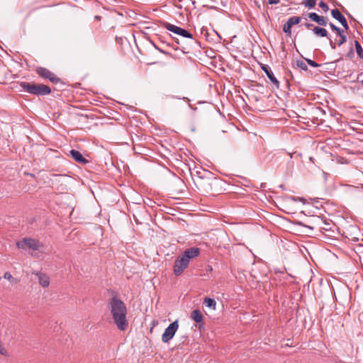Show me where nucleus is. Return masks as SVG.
<instances>
[{
    "instance_id": "obj_14",
    "label": "nucleus",
    "mask_w": 363,
    "mask_h": 363,
    "mask_svg": "<svg viewBox=\"0 0 363 363\" xmlns=\"http://www.w3.org/2000/svg\"><path fill=\"white\" fill-rule=\"evenodd\" d=\"M313 32L316 35L320 37H328V33L326 29L318 26H315L313 29Z\"/></svg>"
},
{
    "instance_id": "obj_17",
    "label": "nucleus",
    "mask_w": 363,
    "mask_h": 363,
    "mask_svg": "<svg viewBox=\"0 0 363 363\" xmlns=\"http://www.w3.org/2000/svg\"><path fill=\"white\" fill-rule=\"evenodd\" d=\"M354 45L357 55L362 60H363V49L360 43L357 40H354Z\"/></svg>"
},
{
    "instance_id": "obj_27",
    "label": "nucleus",
    "mask_w": 363,
    "mask_h": 363,
    "mask_svg": "<svg viewBox=\"0 0 363 363\" xmlns=\"http://www.w3.org/2000/svg\"><path fill=\"white\" fill-rule=\"evenodd\" d=\"M306 61L310 66H311L313 67H318L320 66L319 64H318L317 62H315V61H313L311 59H306Z\"/></svg>"
},
{
    "instance_id": "obj_7",
    "label": "nucleus",
    "mask_w": 363,
    "mask_h": 363,
    "mask_svg": "<svg viewBox=\"0 0 363 363\" xmlns=\"http://www.w3.org/2000/svg\"><path fill=\"white\" fill-rule=\"evenodd\" d=\"M178 328V320H175L170 323L169 326L164 330V332L162 335V342L164 343H167L170 340H172L174 337Z\"/></svg>"
},
{
    "instance_id": "obj_3",
    "label": "nucleus",
    "mask_w": 363,
    "mask_h": 363,
    "mask_svg": "<svg viewBox=\"0 0 363 363\" xmlns=\"http://www.w3.org/2000/svg\"><path fill=\"white\" fill-rule=\"evenodd\" d=\"M19 86L22 90L35 96H45L51 93V89L43 84H31L26 82H21Z\"/></svg>"
},
{
    "instance_id": "obj_12",
    "label": "nucleus",
    "mask_w": 363,
    "mask_h": 363,
    "mask_svg": "<svg viewBox=\"0 0 363 363\" xmlns=\"http://www.w3.org/2000/svg\"><path fill=\"white\" fill-rule=\"evenodd\" d=\"M310 19L315 22L320 26H325L327 25V21L323 16L318 15L316 13L312 12L306 14Z\"/></svg>"
},
{
    "instance_id": "obj_21",
    "label": "nucleus",
    "mask_w": 363,
    "mask_h": 363,
    "mask_svg": "<svg viewBox=\"0 0 363 363\" xmlns=\"http://www.w3.org/2000/svg\"><path fill=\"white\" fill-rule=\"evenodd\" d=\"M329 26L330 27V28L333 30V31H335L337 35H340L342 34V32H344V30L342 29H341L340 28L336 26L335 24H333V23H329Z\"/></svg>"
},
{
    "instance_id": "obj_25",
    "label": "nucleus",
    "mask_w": 363,
    "mask_h": 363,
    "mask_svg": "<svg viewBox=\"0 0 363 363\" xmlns=\"http://www.w3.org/2000/svg\"><path fill=\"white\" fill-rule=\"evenodd\" d=\"M0 354L3 356L8 357L9 355V352L3 345V343L0 340Z\"/></svg>"
},
{
    "instance_id": "obj_6",
    "label": "nucleus",
    "mask_w": 363,
    "mask_h": 363,
    "mask_svg": "<svg viewBox=\"0 0 363 363\" xmlns=\"http://www.w3.org/2000/svg\"><path fill=\"white\" fill-rule=\"evenodd\" d=\"M35 71L41 78L48 79L53 84H58L61 82V79L58 77L47 68L38 67Z\"/></svg>"
},
{
    "instance_id": "obj_22",
    "label": "nucleus",
    "mask_w": 363,
    "mask_h": 363,
    "mask_svg": "<svg viewBox=\"0 0 363 363\" xmlns=\"http://www.w3.org/2000/svg\"><path fill=\"white\" fill-rule=\"evenodd\" d=\"M296 66L298 67L301 68L302 70H304V71L308 70V66L302 60H296Z\"/></svg>"
},
{
    "instance_id": "obj_29",
    "label": "nucleus",
    "mask_w": 363,
    "mask_h": 363,
    "mask_svg": "<svg viewBox=\"0 0 363 363\" xmlns=\"http://www.w3.org/2000/svg\"><path fill=\"white\" fill-rule=\"evenodd\" d=\"M154 47L155 49H157L159 52H160L161 53H163L166 55H169L170 56L171 54L167 51H164V50L161 49L160 48L157 47L155 44H154Z\"/></svg>"
},
{
    "instance_id": "obj_10",
    "label": "nucleus",
    "mask_w": 363,
    "mask_h": 363,
    "mask_svg": "<svg viewBox=\"0 0 363 363\" xmlns=\"http://www.w3.org/2000/svg\"><path fill=\"white\" fill-rule=\"evenodd\" d=\"M262 69L265 72L271 82L277 87L279 88V82L277 80V79L274 75L273 72L270 69L269 67L267 65H261Z\"/></svg>"
},
{
    "instance_id": "obj_28",
    "label": "nucleus",
    "mask_w": 363,
    "mask_h": 363,
    "mask_svg": "<svg viewBox=\"0 0 363 363\" xmlns=\"http://www.w3.org/2000/svg\"><path fill=\"white\" fill-rule=\"evenodd\" d=\"M354 52L352 48H351L349 50V52L347 53L346 57L349 59H352L354 57Z\"/></svg>"
},
{
    "instance_id": "obj_35",
    "label": "nucleus",
    "mask_w": 363,
    "mask_h": 363,
    "mask_svg": "<svg viewBox=\"0 0 363 363\" xmlns=\"http://www.w3.org/2000/svg\"><path fill=\"white\" fill-rule=\"evenodd\" d=\"M304 26L307 28H311L312 26H313V25L312 23H306L304 24Z\"/></svg>"
},
{
    "instance_id": "obj_33",
    "label": "nucleus",
    "mask_w": 363,
    "mask_h": 363,
    "mask_svg": "<svg viewBox=\"0 0 363 363\" xmlns=\"http://www.w3.org/2000/svg\"><path fill=\"white\" fill-rule=\"evenodd\" d=\"M269 4H278L280 0H268Z\"/></svg>"
},
{
    "instance_id": "obj_24",
    "label": "nucleus",
    "mask_w": 363,
    "mask_h": 363,
    "mask_svg": "<svg viewBox=\"0 0 363 363\" xmlns=\"http://www.w3.org/2000/svg\"><path fill=\"white\" fill-rule=\"evenodd\" d=\"M4 278L8 279L9 281L14 283H17L18 281L13 277L10 272H5L4 275Z\"/></svg>"
},
{
    "instance_id": "obj_20",
    "label": "nucleus",
    "mask_w": 363,
    "mask_h": 363,
    "mask_svg": "<svg viewBox=\"0 0 363 363\" xmlns=\"http://www.w3.org/2000/svg\"><path fill=\"white\" fill-rule=\"evenodd\" d=\"M338 36L340 37V40L337 41V45L341 46L347 41V36L345 34V32H342V34L338 35Z\"/></svg>"
},
{
    "instance_id": "obj_1",
    "label": "nucleus",
    "mask_w": 363,
    "mask_h": 363,
    "mask_svg": "<svg viewBox=\"0 0 363 363\" xmlns=\"http://www.w3.org/2000/svg\"><path fill=\"white\" fill-rule=\"evenodd\" d=\"M107 308L110 311L117 328L120 330H125L128 323L126 318L127 308L124 302L117 296H113L108 300Z\"/></svg>"
},
{
    "instance_id": "obj_16",
    "label": "nucleus",
    "mask_w": 363,
    "mask_h": 363,
    "mask_svg": "<svg viewBox=\"0 0 363 363\" xmlns=\"http://www.w3.org/2000/svg\"><path fill=\"white\" fill-rule=\"evenodd\" d=\"M301 17L292 16V17H290L286 23L292 27L294 25L298 24L301 22Z\"/></svg>"
},
{
    "instance_id": "obj_31",
    "label": "nucleus",
    "mask_w": 363,
    "mask_h": 363,
    "mask_svg": "<svg viewBox=\"0 0 363 363\" xmlns=\"http://www.w3.org/2000/svg\"><path fill=\"white\" fill-rule=\"evenodd\" d=\"M329 39V43H330V48L333 49V50H335L336 49V43H334L332 39L330 38H328Z\"/></svg>"
},
{
    "instance_id": "obj_36",
    "label": "nucleus",
    "mask_w": 363,
    "mask_h": 363,
    "mask_svg": "<svg viewBox=\"0 0 363 363\" xmlns=\"http://www.w3.org/2000/svg\"><path fill=\"white\" fill-rule=\"evenodd\" d=\"M95 18L99 21V20H101V16H95Z\"/></svg>"
},
{
    "instance_id": "obj_5",
    "label": "nucleus",
    "mask_w": 363,
    "mask_h": 363,
    "mask_svg": "<svg viewBox=\"0 0 363 363\" xmlns=\"http://www.w3.org/2000/svg\"><path fill=\"white\" fill-rule=\"evenodd\" d=\"M162 26L167 30L171 31L176 35L194 40L192 34L184 28L173 25L168 22H164Z\"/></svg>"
},
{
    "instance_id": "obj_15",
    "label": "nucleus",
    "mask_w": 363,
    "mask_h": 363,
    "mask_svg": "<svg viewBox=\"0 0 363 363\" xmlns=\"http://www.w3.org/2000/svg\"><path fill=\"white\" fill-rule=\"evenodd\" d=\"M203 303L208 308L215 310L216 307V301L214 298L206 297L204 298Z\"/></svg>"
},
{
    "instance_id": "obj_23",
    "label": "nucleus",
    "mask_w": 363,
    "mask_h": 363,
    "mask_svg": "<svg viewBox=\"0 0 363 363\" xmlns=\"http://www.w3.org/2000/svg\"><path fill=\"white\" fill-rule=\"evenodd\" d=\"M291 26H290L288 23H285L283 26V31L288 35L291 36Z\"/></svg>"
},
{
    "instance_id": "obj_13",
    "label": "nucleus",
    "mask_w": 363,
    "mask_h": 363,
    "mask_svg": "<svg viewBox=\"0 0 363 363\" xmlns=\"http://www.w3.org/2000/svg\"><path fill=\"white\" fill-rule=\"evenodd\" d=\"M191 318H192L197 323H203V315L201 312L198 310H194L191 313Z\"/></svg>"
},
{
    "instance_id": "obj_18",
    "label": "nucleus",
    "mask_w": 363,
    "mask_h": 363,
    "mask_svg": "<svg viewBox=\"0 0 363 363\" xmlns=\"http://www.w3.org/2000/svg\"><path fill=\"white\" fill-rule=\"evenodd\" d=\"M175 43L178 45H181V47L179 50H181L184 53H189V51L186 50L188 49L187 46L182 45V43L179 41V40L177 38H172ZM174 50H179V48H174Z\"/></svg>"
},
{
    "instance_id": "obj_30",
    "label": "nucleus",
    "mask_w": 363,
    "mask_h": 363,
    "mask_svg": "<svg viewBox=\"0 0 363 363\" xmlns=\"http://www.w3.org/2000/svg\"><path fill=\"white\" fill-rule=\"evenodd\" d=\"M363 74V73H360L359 74H358L357 76V80H358V83L360 84V87L357 88L358 89H360V88H362L363 89V79H360L359 80V78Z\"/></svg>"
},
{
    "instance_id": "obj_34",
    "label": "nucleus",
    "mask_w": 363,
    "mask_h": 363,
    "mask_svg": "<svg viewBox=\"0 0 363 363\" xmlns=\"http://www.w3.org/2000/svg\"><path fill=\"white\" fill-rule=\"evenodd\" d=\"M292 199L294 201H298H298H301L303 203H304V201H305V199L303 198H300V197H298V198L293 197Z\"/></svg>"
},
{
    "instance_id": "obj_32",
    "label": "nucleus",
    "mask_w": 363,
    "mask_h": 363,
    "mask_svg": "<svg viewBox=\"0 0 363 363\" xmlns=\"http://www.w3.org/2000/svg\"><path fill=\"white\" fill-rule=\"evenodd\" d=\"M220 183V182L217 179H213L211 182L209 184L211 186H217Z\"/></svg>"
},
{
    "instance_id": "obj_2",
    "label": "nucleus",
    "mask_w": 363,
    "mask_h": 363,
    "mask_svg": "<svg viewBox=\"0 0 363 363\" xmlns=\"http://www.w3.org/2000/svg\"><path fill=\"white\" fill-rule=\"evenodd\" d=\"M199 252L200 250L198 247H191L186 250L174 262V274L177 276L182 274L188 267L190 259L196 257L199 255Z\"/></svg>"
},
{
    "instance_id": "obj_8",
    "label": "nucleus",
    "mask_w": 363,
    "mask_h": 363,
    "mask_svg": "<svg viewBox=\"0 0 363 363\" xmlns=\"http://www.w3.org/2000/svg\"><path fill=\"white\" fill-rule=\"evenodd\" d=\"M331 15L335 19L337 20L341 23L345 30H347L349 29L346 18L337 9H333L331 11Z\"/></svg>"
},
{
    "instance_id": "obj_9",
    "label": "nucleus",
    "mask_w": 363,
    "mask_h": 363,
    "mask_svg": "<svg viewBox=\"0 0 363 363\" xmlns=\"http://www.w3.org/2000/svg\"><path fill=\"white\" fill-rule=\"evenodd\" d=\"M32 274L38 277V283L42 287L46 288L49 286L50 283V278L45 273L42 272H33Z\"/></svg>"
},
{
    "instance_id": "obj_4",
    "label": "nucleus",
    "mask_w": 363,
    "mask_h": 363,
    "mask_svg": "<svg viewBox=\"0 0 363 363\" xmlns=\"http://www.w3.org/2000/svg\"><path fill=\"white\" fill-rule=\"evenodd\" d=\"M17 247L26 250L28 249L32 250H40L43 245L38 240L31 238H24L21 240L16 242Z\"/></svg>"
},
{
    "instance_id": "obj_11",
    "label": "nucleus",
    "mask_w": 363,
    "mask_h": 363,
    "mask_svg": "<svg viewBox=\"0 0 363 363\" xmlns=\"http://www.w3.org/2000/svg\"><path fill=\"white\" fill-rule=\"evenodd\" d=\"M69 155L77 162L79 164H86L89 163V160L84 157V156L80 152L76 150H71L69 151Z\"/></svg>"
},
{
    "instance_id": "obj_19",
    "label": "nucleus",
    "mask_w": 363,
    "mask_h": 363,
    "mask_svg": "<svg viewBox=\"0 0 363 363\" xmlns=\"http://www.w3.org/2000/svg\"><path fill=\"white\" fill-rule=\"evenodd\" d=\"M317 0H303L302 4L308 9H313L316 4Z\"/></svg>"
},
{
    "instance_id": "obj_26",
    "label": "nucleus",
    "mask_w": 363,
    "mask_h": 363,
    "mask_svg": "<svg viewBox=\"0 0 363 363\" xmlns=\"http://www.w3.org/2000/svg\"><path fill=\"white\" fill-rule=\"evenodd\" d=\"M318 5L324 12H327L329 9L328 5L323 1H321Z\"/></svg>"
}]
</instances>
